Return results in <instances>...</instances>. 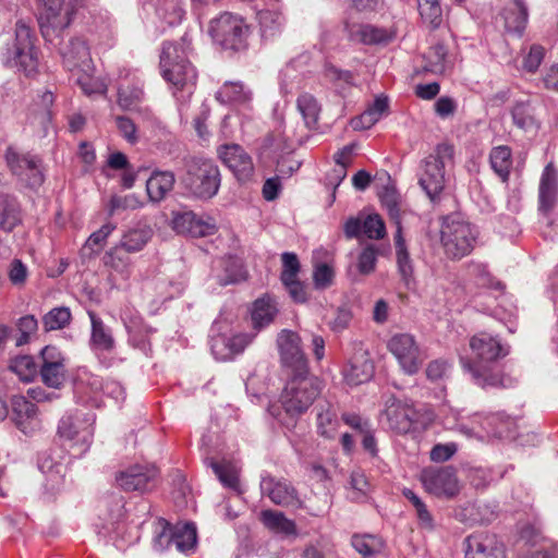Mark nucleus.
Masks as SVG:
<instances>
[{
    "label": "nucleus",
    "instance_id": "nucleus-1",
    "mask_svg": "<svg viewBox=\"0 0 558 558\" xmlns=\"http://www.w3.org/2000/svg\"><path fill=\"white\" fill-rule=\"evenodd\" d=\"M470 354H461L460 363L472 381L482 388L506 387L505 377L497 369V362L509 351L497 336L481 331L470 338Z\"/></svg>",
    "mask_w": 558,
    "mask_h": 558
},
{
    "label": "nucleus",
    "instance_id": "nucleus-2",
    "mask_svg": "<svg viewBox=\"0 0 558 558\" xmlns=\"http://www.w3.org/2000/svg\"><path fill=\"white\" fill-rule=\"evenodd\" d=\"M191 43L186 37L181 43H165L160 54V68L163 78L171 84L174 97L185 102L193 95L197 72L187 59Z\"/></svg>",
    "mask_w": 558,
    "mask_h": 558
},
{
    "label": "nucleus",
    "instance_id": "nucleus-3",
    "mask_svg": "<svg viewBox=\"0 0 558 558\" xmlns=\"http://www.w3.org/2000/svg\"><path fill=\"white\" fill-rule=\"evenodd\" d=\"M322 389V380L310 372L291 374L280 396L284 412L292 418L303 414L313 404Z\"/></svg>",
    "mask_w": 558,
    "mask_h": 558
},
{
    "label": "nucleus",
    "instance_id": "nucleus-4",
    "mask_svg": "<svg viewBox=\"0 0 558 558\" xmlns=\"http://www.w3.org/2000/svg\"><path fill=\"white\" fill-rule=\"evenodd\" d=\"M478 236L477 228L458 215L444 218L440 241L445 254L451 259H461L469 255Z\"/></svg>",
    "mask_w": 558,
    "mask_h": 558
},
{
    "label": "nucleus",
    "instance_id": "nucleus-5",
    "mask_svg": "<svg viewBox=\"0 0 558 558\" xmlns=\"http://www.w3.org/2000/svg\"><path fill=\"white\" fill-rule=\"evenodd\" d=\"M220 171L210 159L194 157L186 162V172L182 178L185 189L195 197L209 199L220 186Z\"/></svg>",
    "mask_w": 558,
    "mask_h": 558
},
{
    "label": "nucleus",
    "instance_id": "nucleus-6",
    "mask_svg": "<svg viewBox=\"0 0 558 558\" xmlns=\"http://www.w3.org/2000/svg\"><path fill=\"white\" fill-rule=\"evenodd\" d=\"M453 155V146L442 143L438 144L434 153L422 160L418 183L432 201H434L445 187V169L452 161Z\"/></svg>",
    "mask_w": 558,
    "mask_h": 558
},
{
    "label": "nucleus",
    "instance_id": "nucleus-7",
    "mask_svg": "<svg viewBox=\"0 0 558 558\" xmlns=\"http://www.w3.org/2000/svg\"><path fill=\"white\" fill-rule=\"evenodd\" d=\"M210 34L225 49L242 51L247 48L251 27L241 15L225 12L211 21Z\"/></svg>",
    "mask_w": 558,
    "mask_h": 558
},
{
    "label": "nucleus",
    "instance_id": "nucleus-8",
    "mask_svg": "<svg viewBox=\"0 0 558 558\" xmlns=\"http://www.w3.org/2000/svg\"><path fill=\"white\" fill-rule=\"evenodd\" d=\"M96 416L92 412L76 411L63 416L58 425L59 436L71 442V448L76 449L77 454L85 453L94 437V424Z\"/></svg>",
    "mask_w": 558,
    "mask_h": 558
},
{
    "label": "nucleus",
    "instance_id": "nucleus-9",
    "mask_svg": "<svg viewBox=\"0 0 558 558\" xmlns=\"http://www.w3.org/2000/svg\"><path fill=\"white\" fill-rule=\"evenodd\" d=\"M5 62L11 68L31 76L37 72L38 57L33 43L31 28L23 22H17L15 27V40L12 49H8Z\"/></svg>",
    "mask_w": 558,
    "mask_h": 558
},
{
    "label": "nucleus",
    "instance_id": "nucleus-10",
    "mask_svg": "<svg viewBox=\"0 0 558 558\" xmlns=\"http://www.w3.org/2000/svg\"><path fill=\"white\" fill-rule=\"evenodd\" d=\"M380 421L390 430L398 434H407L418 424L420 412L410 401L398 399L391 395L387 396L384 401Z\"/></svg>",
    "mask_w": 558,
    "mask_h": 558
},
{
    "label": "nucleus",
    "instance_id": "nucleus-11",
    "mask_svg": "<svg viewBox=\"0 0 558 558\" xmlns=\"http://www.w3.org/2000/svg\"><path fill=\"white\" fill-rule=\"evenodd\" d=\"M7 163L14 175L31 189L39 187L45 181L41 159L32 154H19L8 149Z\"/></svg>",
    "mask_w": 558,
    "mask_h": 558
},
{
    "label": "nucleus",
    "instance_id": "nucleus-12",
    "mask_svg": "<svg viewBox=\"0 0 558 558\" xmlns=\"http://www.w3.org/2000/svg\"><path fill=\"white\" fill-rule=\"evenodd\" d=\"M421 482L436 497L453 498L460 492L456 469L450 465L423 470Z\"/></svg>",
    "mask_w": 558,
    "mask_h": 558
},
{
    "label": "nucleus",
    "instance_id": "nucleus-13",
    "mask_svg": "<svg viewBox=\"0 0 558 558\" xmlns=\"http://www.w3.org/2000/svg\"><path fill=\"white\" fill-rule=\"evenodd\" d=\"M41 10L38 22L41 35L50 40L53 35H59L72 21V12L64 5L63 0H39Z\"/></svg>",
    "mask_w": 558,
    "mask_h": 558
},
{
    "label": "nucleus",
    "instance_id": "nucleus-14",
    "mask_svg": "<svg viewBox=\"0 0 558 558\" xmlns=\"http://www.w3.org/2000/svg\"><path fill=\"white\" fill-rule=\"evenodd\" d=\"M158 470L149 464H135L117 473L116 483L125 492L145 493L156 486Z\"/></svg>",
    "mask_w": 558,
    "mask_h": 558
},
{
    "label": "nucleus",
    "instance_id": "nucleus-15",
    "mask_svg": "<svg viewBox=\"0 0 558 558\" xmlns=\"http://www.w3.org/2000/svg\"><path fill=\"white\" fill-rule=\"evenodd\" d=\"M388 349L404 373L413 375L418 372L423 359L413 336L409 333L395 335L388 342Z\"/></svg>",
    "mask_w": 558,
    "mask_h": 558
},
{
    "label": "nucleus",
    "instance_id": "nucleus-16",
    "mask_svg": "<svg viewBox=\"0 0 558 558\" xmlns=\"http://www.w3.org/2000/svg\"><path fill=\"white\" fill-rule=\"evenodd\" d=\"M40 377L43 383L53 389H60L65 381V357L53 345H46L40 352Z\"/></svg>",
    "mask_w": 558,
    "mask_h": 558
},
{
    "label": "nucleus",
    "instance_id": "nucleus-17",
    "mask_svg": "<svg viewBox=\"0 0 558 558\" xmlns=\"http://www.w3.org/2000/svg\"><path fill=\"white\" fill-rule=\"evenodd\" d=\"M282 363L291 369V374L308 371V363L301 349V339L298 333L282 330L277 338Z\"/></svg>",
    "mask_w": 558,
    "mask_h": 558
},
{
    "label": "nucleus",
    "instance_id": "nucleus-18",
    "mask_svg": "<svg viewBox=\"0 0 558 558\" xmlns=\"http://www.w3.org/2000/svg\"><path fill=\"white\" fill-rule=\"evenodd\" d=\"M465 558H506L505 547L496 534L477 531L464 539Z\"/></svg>",
    "mask_w": 558,
    "mask_h": 558
},
{
    "label": "nucleus",
    "instance_id": "nucleus-19",
    "mask_svg": "<svg viewBox=\"0 0 558 558\" xmlns=\"http://www.w3.org/2000/svg\"><path fill=\"white\" fill-rule=\"evenodd\" d=\"M219 159L236 177L239 181H248L254 173L252 157L239 144H223L218 147Z\"/></svg>",
    "mask_w": 558,
    "mask_h": 558
},
{
    "label": "nucleus",
    "instance_id": "nucleus-20",
    "mask_svg": "<svg viewBox=\"0 0 558 558\" xmlns=\"http://www.w3.org/2000/svg\"><path fill=\"white\" fill-rule=\"evenodd\" d=\"M253 338L251 333L211 335L210 350L216 360L228 361L242 353Z\"/></svg>",
    "mask_w": 558,
    "mask_h": 558
},
{
    "label": "nucleus",
    "instance_id": "nucleus-21",
    "mask_svg": "<svg viewBox=\"0 0 558 558\" xmlns=\"http://www.w3.org/2000/svg\"><path fill=\"white\" fill-rule=\"evenodd\" d=\"M262 494L282 507L301 508L302 501L296 489L286 480H277L272 476H265L260 481Z\"/></svg>",
    "mask_w": 558,
    "mask_h": 558
},
{
    "label": "nucleus",
    "instance_id": "nucleus-22",
    "mask_svg": "<svg viewBox=\"0 0 558 558\" xmlns=\"http://www.w3.org/2000/svg\"><path fill=\"white\" fill-rule=\"evenodd\" d=\"M124 502L119 495L112 494L100 501L99 522L95 523L97 534L107 537L119 527L123 518Z\"/></svg>",
    "mask_w": 558,
    "mask_h": 558
},
{
    "label": "nucleus",
    "instance_id": "nucleus-23",
    "mask_svg": "<svg viewBox=\"0 0 558 558\" xmlns=\"http://www.w3.org/2000/svg\"><path fill=\"white\" fill-rule=\"evenodd\" d=\"M342 373L345 381L351 386L364 384L373 377L374 364L362 344H356Z\"/></svg>",
    "mask_w": 558,
    "mask_h": 558
},
{
    "label": "nucleus",
    "instance_id": "nucleus-24",
    "mask_svg": "<svg viewBox=\"0 0 558 558\" xmlns=\"http://www.w3.org/2000/svg\"><path fill=\"white\" fill-rule=\"evenodd\" d=\"M173 228L178 233L186 234L192 238L213 235L217 231L214 219H204L193 211H184L175 215L173 218Z\"/></svg>",
    "mask_w": 558,
    "mask_h": 558
},
{
    "label": "nucleus",
    "instance_id": "nucleus-25",
    "mask_svg": "<svg viewBox=\"0 0 558 558\" xmlns=\"http://www.w3.org/2000/svg\"><path fill=\"white\" fill-rule=\"evenodd\" d=\"M63 65L71 72L89 71L93 68V61L89 48L81 38L71 39L61 50Z\"/></svg>",
    "mask_w": 558,
    "mask_h": 558
},
{
    "label": "nucleus",
    "instance_id": "nucleus-26",
    "mask_svg": "<svg viewBox=\"0 0 558 558\" xmlns=\"http://www.w3.org/2000/svg\"><path fill=\"white\" fill-rule=\"evenodd\" d=\"M558 199V174L551 163H548L541 178L539 182V210L547 215L549 214Z\"/></svg>",
    "mask_w": 558,
    "mask_h": 558
},
{
    "label": "nucleus",
    "instance_id": "nucleus-27",
    "mask_svg": "<svg viewBox=\"0 0 558 558\" xmlns=\"http://www.w3.org/2000/svg\"><path fill=\"white\" fill-rule=\"evenodd\" d=\"M344 31L350 40L365 45L381 44L389 39V36L384 28L368 24H351L345 21Z\"/></svg>",
    "mask_w": 558,
    "mask_h": 558
},
{
    "label": "nucleus",
    "instance_id": "nucleus-28",
    "mask_svg": "<svg viewBox=\"0 0 558 558\" xmlns=\"http://www.w3.org/2000/svg\"><path fill=\"white\" fill-rule=\"evenodd\" d=\"M53 102L54 96L51 90H45L38 95V99L29 108L28 121L31 124L38 125L46 132L52 119Z\"/></svg>",
    "mask_w": 558,
    "mask_h": 558
},
{
    "label": "nucleus",
    "instance_id": "nucleus-29",
    "mask_svg": "<svg viewBox=\"0 0 558 558\" xmlns=\"http://www.w3.org/2000/svg\"><path fill=\"white\" fill-rule=\"evenodd\" d=\"M395 247L398 271L407 288L414 283V267L410 253L402 236V226H399L395 234Z\"/></svg>",
    "mask_w": 558,
    "mask_h": 558
},
{
    "label": "nucleus",
    "instance_id": "nucleus-30",
    "mask_svg": "<svg viewBox=\"0 0 558 558\" xmlns=\"http://www.w3.org/2000/svg\"><path fill=\"white\" fill-rule=\"evenodd\" d=\"M175 182L171 171H154L146 182V192L150 201L160 202L172 191Z\"/></svg>",
    "mask_w": 558,
    "mask_h": 558
},
{
    "label": "nucleus",
    "instance_id": "nucleus-31",
    "mask_svg": "<svg viewBox=\"0 0 558 558\" xmlns=\"http://www.w3.org/2000/svg\"><path fill=\"white\" fill-rule=\"evenodd\" d=\"M262 37L271 39L281 34L286 19L279 8L265 9L257 14Z\"/></svg>",
    "mask_w": 558,
    "mask_h": 558
},
{
    "label": "nucleus",
    "instance_id": "nucleus-32",
    "mask_svg": "<svg viewBox=\"0 0 558 558\" xmlns=\"http://www.w3.org/2000/svg\"><path fill=\"white\" fill-rule=\"evenodd\" d=\"M12 410L17 427L24 434H28L33 428H29L27 423L36 418L37 407L27 397L17 395L12 397Z\"/></svg>",
    "mask_w": 558,
    "mask_h": 558
},
{
    "label": "nucleus",
    "instance_id": "nucleus-33",
    "mask_svg": "<svg viewBox=\"0 0 558 558\" xmlns=\"http://www.w3.org/2000/svg\"><path fill=\"white\" fill-rule=\"evenodd\" d=\"M20 222L21 213L16 198L0 194V230L11 232Z\"/></svg>",
    "mask_w": 558,
    "mask_h": 558
},
{
    "label": "nucleus",
    "instance_id": "nucleus-34",
    "mask_svg": "<svg viewBox=\"0 0 558 558\" xmlns=\"http://www.w3.org/2000/svg\"><path fill=\"white\" fill-rule=\"evenodd\" d=\"M502 15L507 32L522 34L527 22V9L523 0H513L512 5L505 9Z\"/></svg>",
    "mask_w": 558,
    "mask_h": 558
},
{
    "label": "nucleus",
    "instance_id": "nucleus-35",
    "mask_svg": "<svg viewBox=\"0 0 558 558\" xmlns=\"http://www.w3.org/2000/svg\"><path fill=\"white\" fill-rule=\"evenodd\" d=\"M260 520L264 525L274 533L287 536L296 534V525L294 521L288 519L282 512L264 510L260 513Z\"/></svg>",
    "mask_w": 558,
    "mask_h": 558
},
{
    "label": "nucleus",
    "instance_id": "nucleus-36",
    "mask_svg": "<svg viewBox=\"0 0 558 558\" xmlns=\"http://www.w3.org/2000/svg\"><path fill=\"white\" fill-rule=\"evenodd\" d=\"M339 427L337 413L329 403L318 404L317 432L320 436L335 438Z\"/></svg>",
    "mask_w": 558,
    "mask_h": 558
},
{
    "label": "nucleus",
    "instance_id": "nucleus-37",
    "mask_svg": "<svg viewBox=\"0 0 558 558\" xmlns=\"http://www.w3.org/2000/svg\"><path fill=\"white\" fill-rule=\"evenodd\" d=\"M92 323V343L101 351H111L114 348V339L104 322L93 312L88 313Z\"/></svg>",
    "mask_w": 558,
    "mask_h": 558
},
{
    "label": "nucleus",
    "instance_id": "nucleus-38",
    "mask_svg": "<svg viewBox=\"0 0 558 558\" xmlns=\"http://www.w3.org/2000/svg\"><path fill=\"white\" fill-rule=\"evenodd\" d=\"M221 104H244L251 99V92L241 82H226L216 93Z\"/></svg>",
    "mask_w": 558,
    "mask_h": 558
},
{
    "label": "nucleus",
    "instance_id": "nucleus-39",
    "mask_svg": "<svg viewBox=\"0 0 558 558\" xmlns=\"http://www.w3.org/2000/svg\"><path fill=\"white\" fill-rule=\"evenodd\" d=\"M173 527V545L181 553L192 550L197 541L196 526L193 523H178Z\"/></svg>",
    "mask_w": 558,
    "mask_h": 558
},
{
    "label": "nucleus",
    "instance_id": "nucleus-40",
    "mask_svg": "<svg viewBox=\"0 0 558 558\" xmlns=\"http://www.w3.org/2000/svg\"><path fill=\"white\" fill-rule=\"evenodd\" d=\"M143 99V86L138 82L119 87L118 104L123 110H137Z\"/></svg>",
    "mask_w": 558,
    "mask_h": 558
},
{
    "label": "nucleus",
    "instance_id": "nucleus-41",
    "mask_svg": "<svg viewBox=\"0 0 558 558\" xmlns=\"http://www.w3.org/2000/svg\"><path fill=\"white\" fill-rule=\"evenodd\" d=\"M277 314L275 303L268 298H260L254 302L252 323L255 329H260L274 320Z\"/></svg>",
    "mask_w": 558,
    "mask_h": 558
},
{
    "label": "nucleus",
    "instance_id": "nucleus-42",
    "mask_svg": "<svg viewBox=\"0 0 558 558\" xmlns=\"http://www.w3.org/2000/svg\"><path fill=\"white\" fill-rule=\"evenodd\" d=\"M124 326L129 332V341L134 347L146 351L149 348L148 337L153 332V329L144 325L141 318L124 320Z\"/></svg>",
    "mask_w": 558,
    "mask_h": 558
},
{
    "label": "nucleus",
    "instance_id": "nucleus-43",
    "mask_svg": "<svg viewBox=\"0 0 558 558\" xmlns=\"http://www.w3.org/2000/svg\"><path fill=\"white\" fill-rule=\"evenodd\" d=\"M153 235V230L149 227L136 228L128 231L119 245L126 253H134L141 251Z\"/></svg>",
    "mask_w": 558,
    "mask_h": 558
},
{
    "label": "nucleus",
    "instance_id": "nucleus-44",
    "mask_svg": "<svg viewBox=\"0 0 558 558\" xmlns=\"http://www.w3.org/2000/svg\"><path fill=\"white\" fill-rule=\"evenodd\" d=\"M296 107L302 114L305 125L308 129H314L317 125L320 112V106L316 98L311 94L304 93L298 97Z\"/></svg>",
    "mask_w": 558,
    "mask_h": 558
},
{
    "label": "nucleus",
    "instance_id": "nucleus-45",
    "mask_svg": "<svg viewBox=\"0 0 558 558\" xmlns=\"http://www.w3.org/2000/svg\"><path fill=\"white\" fill-rule=\"evenodd\" d=\"M104 264L106 267L117 272L122 279L130 277V258L126 252L121 247L116 246L107 252L104 256Z\"/></svg>",
    "mask_w": 558,
    "mask_h": 558
},
{
    "label": "nucleus",
    "instance_id": "nucleus-46",
    "mask_svg": "<svg viewBox=\"0 0 558 558\" xmlns=\"http://www.w3.org/2000/svg\"><path fill=\"white\" fill-rule=\"evenodd\" d=\"M424 70L433 74H444L447 70V49L441 44L429 48L425 54Z\"/></svg>",
    "mask_w": 558,
    "mask_h": 558
},
{
    "label": "nucleus",
    "instance_id": "nucleus-47",
    "mask_svg": "<svg viewBox=\"0 0 558 558\" xmlns=\"http://www.w3.org/2000/svg\"><path fill=\"white\" fill-rule=\"evenodd\" d=\"M511 116L514 124L520 129L530 130L537 126L534 108L530 101L515 102Z\"/></svg>",
    "mask_w": 558,
    "mask_h": 558
},
{
    "label": "nucleus",
    "instance_id": "nucleus-48",
    "mask_svg": "<svg viewBox=\"0 0 558 558\" xmlns=\"http://www.w3.org/2000/svg\"><path fill=\"white\" fill-rule=\"evenodd\" d=\"M489 158L493 170L502 181H507L512 163L510 148L508 146L495 147L492 149Z\"/></svg>",
    "mask_w": 558,
    "mask_h": 558
},
{
    "label": "nucleus",
    "instance_id": "nucleus-49",
    "mask_svg": "<svg viewBox=\"0 0 558 558\" xmlns=\"http://www.w3.org/2000/svg\"><path fill=\"white\" fill-rule=\"evenodd\" d=\"M9 368L22 381H32L37 375V365L31 355H21L11 360Z\"/></svg>",
    "mask_w": 558,
    "mask_h": 558
},
{
    "label": "nucleus",
    "instance_id": "nucleus-50",
    "mask_svg": "<svg viewBox=\"0 0 558 558\" xmlns=\"http://www.w3.org/2000/svg\"><path fill=\"white\" fill-rule=\"evenodd\" d=\"M71 318L72 315L69 307H54L43 317V326L46 331L60 330L70 324Z\"/></svg>",
    "mask_w": 558,
    "mask_h": 558
},
{
    "label": "nucleus",
    "instance_id": "nucleus-51",
    "mask_svg": "<svg viewBox=\"0 0 558 558\" xmlns=\"http://www.w3.org/2000/svg\"><path fill=\"white\" fill-rule=\"evenodd\" d=\"M102 385L104 380L99 376L83 368L78 371L74 388L78 395L97 393L101 391Z\"/></svg>",
    "mask_w": 558,
    "mask_h": 558
},
{
    "label": "nucleus",
    "instance_id": "nucleus-52",
    "mask_svg": "<svg viewBox=\"0 0 558 558\" xmlns=\"http://www.w3.org/2000/svg\"><path fill=\"white\" fill-rule=\"evenodd\" d=\"M384 208L388 211L390 219L396 223L397 229L401 226L400 221V195L395 187L386 186L379 194Z\"/></svg>",
    "mask_w": 558,
    "mask_h": 558
},
{
    "label": "nucleus",
    "instance_id": "nucleus-53",
    "mask_svg": "<svg viewBox=\"0 0 558 558\" xmlns=\"http://www.w3.org/2000/svg\"><path fill=\"white\" fill-rule=\"evenodd\" d=\"M418 12L427 25L436 28L442 21V12L438 0H417Z\"/></svg>",
    "mask_w": 558,
    "mask_h": 558
},
{
    "label": "nucleus",
    "instance_id": "nucleus-54",
    "mask_svg": "<svg viewBox=\"0 0 558 558\" xmlns=\"http://www.w3.org/2000/svg\"><path fill=\"white\" fill-rule=\"evenodd\" d=\"M210 466L223 486L236 490L239 487L238 471L231 463L210 462Z\"/></svg>",
    "mask_w": 558,
    "mask_h": 558
},
{
    "label": "nucleus",
    "instance_id": "nucleus-55",
    "mask_svg": "<svg viewBox=\"0 0 558 558\" xmlns=\"http://www.w3.org/2000/svg\"><path fill=\"white\" fill-rule=\"evenodd\" d=\"M352 546L364 557L379 553L384 546L383 541L375 535H354Z\"/></svg>",
    "mask_w": 558,
    "mask_h": 558
},
{
    "label": "nucleus",
    "instance_id": "nucleus-56",
    "mask_svg": "<svg viewBox=\"0 0 558 558\" xmlns=\"http://www.w3.org/2000/svg\"><path fill=\"white\" fill-rule=\"evenodd\" d=\"M94 66L89 71L76 72V83L82 88L84 94H104L107 90V86L98 77L93 75Z\"/></svg>",
    "mask_w": 558,
    "mask_h": 558
},
{
    "label": "nucleus",
    "instance_id": "nucleus-57",
    "mask_svg": "<svg viewBox=\"0 0 558 558\" xmlns=\"http://www.w3.org/2000/svg\"><path fill=\"white\" fill-rule=\"evenodd\" d=\"M335 279L333 268L326 263H318L313 270V282L317 290H326L332 286Z\"/></svg>",
    "mask_w": 558,
    "mask_h": 558
},
{
    "label": "nucleus",
    "instance_id": "nucleus-58",
    "mask_svg": "<svg viewBox=\"0 0 558 558\" xmlns=\"http://www.w3.org/2000/svg\"><path fill=\"white\" fill-rule=\"evenodd\" d=\"M362 232L372 240H380L386 235L385 222L378 214L368 215L362 221Z\"/></svg>",
    "mask_w": 558,
    "mask_h": 558
},
{
    "label": "nucleus",
    "instance_id": "nucleus-59",
    "mask_svg": "<svg viewBox=\"0 0 558 558\" xmlns=\"http://www.w3.org/2000/svg\"><path fill=\"white\" fill-rule=\"evenodd\" d=\"M141 206L142 202L135 194L114 195L109 203V215L112 216L120 210H134Z\"/></svg>",
    "mask_w": 558,
    "mask_h": 558
},
{
    "label": "nucleus",
    "instance_id": "nucleus-60",
    "mask_svg": "<svg viewBox=\"0 0 558 558\" xmlns=\"http://www.w3.org/2000/svg\"><path fill=\"white\" fill-rule=\"evenodd\" d=\"M156 535L154 537V548L156 550H163L168 548L170 545H173V527L163 520L160 519L158 521V526L156 530Z\"/></svg>",
    "mask_w": 558,
    "mask_h": 558
},
{
    "label": "nucleus",
    "instance_id": "nucleus-61",
    "mask_svg": "<svg viewBox=\"0 0 558 558\" xmlns=\"http://www.w3.org/2000/svg\"><path fill=\"white\" fill-rule=\"evenodd\" d=\"M377 250L373 244L366 245L359 255L357 269L362 275H369L375 270Z\"/></svg>",
    "mask_w": 558,
    "mask_h": 558
},
{
    "label": "nucleus",
    "instance_id": "nucleus-62",
    "mask_svg": "<svg viewBox=\"0 0 558 558\" xmlns=\"http://www.w3.org/2000/svg\"><path fill=\"white\" fill-rule=\"evenodd\" d=\"M116 229V226L111 222L105 223L100 229L93 232L85 242V248L92 252H98L105 245L107 238Z\"/></svg>",
    "mask_w": 558,
    "mask_h": 558
},
{
    "label": "nucleus",
    "instance_id": "nucleus-63",
    "mask_svg": "<svg viewBox=\"0 0 558 558\" xmlns=\"http://www.w3.org/2000/svg\"><path fill=\"white\" fill-rule=\"evenodd\" d=\"M8 278L14 287H23L28 278L27 266L19 258L12 259L8 267Z\"/></svg>",
    "mask_w": 558,
    "mask_h": 558
},
{
    "label": "nucleus",
    "instance_id": "nucleus-64",
    "mask_svg": "<svg viewBox=\"0 0 558 558\" xmlns=\"http://www.w3.org/2000/svg\"><path fill=\"white\" fill-rule=\"evenodd\" d=\"M282 271L280 279L282 282L296 279L300 271V262L294 253L286 252L281 255Z\"/></svg>",
    "mask_w": 558,
    "mask_h": 558
}]
</instances>
